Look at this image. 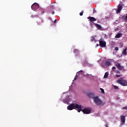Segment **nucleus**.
I'll use <instances>...</instances> for the list:
<instances>
[{
	"instance_id": "1",
	"label": "nucleus",
	"mask_w": 127,
	"mask_h": 127,
	"mask_svg": "<svg viewBox=\"0 0 127 127\" xmlns=\"http://www.w3.org/2000/svg\"><path fill=\"white\" fill-rule=\"evenodd\" d=\"M77 102L76 101H73L72 104H71L68 106H67V109L69 111H72V110H74L75 109H80L81 108V105H79V104H75Z\"/></svg>"
},
{
	"instance_id": "2",
	"label": "nucleus",
	"mask_w": 127,
	"mask_h": 127,
	"mask_svg": "<svg viewBox=\"0 0 127 127\" xmlns=\"http://www.w3.org/2000/svg\"><path fill=\"white\" fill-rule=\"evenodd\" d=\"M93 102L97 106H104L105 105V103L103 102V101L98 96L93 97Z\"/></svg>"
},
{
	"instance_id": "3",
	"label": "nucleus",
	"mask_w": 127,
	"mask_h": 127,
	"mask_svg": "<svg viewBox=\"0 0 127 127\" xmlns=\"http://www.w3.org/2000/svg\"><path fill=\"white\" fill-rule=\"evenodd\" d=\"M117 82L119 84H120L122 86L124 87H126L127 86V80L123 79V78L118 79Z\"/></svg>"
},
{
	"instance_id": "4",
	"label": "nucleus",
	"mask_w": 127,
	"mask_h": 127,
	"mask_svg": "<svg viewBox=\"0 0 127 127\" xmlns=\"http://www.w3.org/2000/svg\"><path fill=\"white\" fill-rule=\"evenodd\" d=\"M81 112L83 113V114H85L86 115H89V114H91V109L88 108H85L81 110Z\"/></svg>"
},
{
	"instance_id": "5",
	"label": "nucleus",
	"mask_w": 127,
	"mask_h": 127,
	"mask_svg": "<svg viewBox=\"0 0 127 127\" xmlns=\"http://www.w3.org/2000/svg\"><path fill=\"white\" fill-rule=\"evenodd\" d=\"M116 67H117V69H118V70L119 71H121V70H124V69L125 68V67H124V66H121V64L118 63L115 64Z\"/></svg>"
},
{
	"instance_id": "6",
	"label": "nucleus",
	"mask_w": 127,
	"mask_h": 127,
	"mask_svg": "<svg viewBox=\"0 0 127 127\" xmlns=\"http://www.w3.org/2000/svg\"><path fill=\"white\" fill-rule=\"evenodd\" d=\"M38 7H39V5H38L37 3H34L31 6V8L33 10H36V9H37Z\"/></svg>"
},
{
	"instance_id": "7",
	"label": "nucleus",
	"mask_w": 127,
	"mask_h": 127,
	"mask_svg": "<svg viewBox=\"0 0 127 127\" xmlns=\"http://www.w3.org/2000/svg\"><path fill=\"white\" fill-rule=\"evenodd\" d=\"M122 9H123V4H119L118 8L116 10L117 13H120V12L122 11Z\"/></svg>"
},
{
	"instance_id": "8",
	"label": "nucleus",
	"mask_w": 127,
	"mask_h": 127,
	"mask_svg": "<svg viewBox=\"0 0 127 127\" xmlns=\"http://www.w3.org/2000/svg\"><path fill=\"white\" fill-rule=\"evenodd\" d=\"M99 45L101 47H106L107 43L105 41H99Z\"/></svg>"
},
{
	"instance_id": "9",
	"label": "nucleus",
	"mask_w": 127,
	"mask_h": 127,
	"mask_svg": "<svg viewBox=\"0 0 127 127\" xmlns=\"http://www.w3.org/2000/svg\"><path fill=\"white\" fill-rule=\"evenodd\" d=\"M120 118L122 125H125V123H126V116H125V115H121Z\"/></svg>"
},
{
	"instance_id": "10",
	"label": "nucleus",
	"mask_w": 127,
	"mask_h": 127,
	"mask_svg": "<svg viewBox=\"0 0 127 127\" xmlns=\"http://www.w3.org/2000/svg\"><path fill=\"white\" fill-rule=\"evenodd\" d=\"M94 25H95V27L97 28V29H99V30H102V26H101L99 24H97L96 23H93Z\"/></svg>"
},
{
	"instance_id": "11",
	"label": "nucleus",
	"mask_w": 127,
	"mask_h": 127,
	"mask_svg": "<svg viewBox=\"0 0 127 127\" xmlns=\"http://www.w3.org/2000/svg\"><path fill=\"white\" fill-rule=\"evenodd\" d=\"M87 19H89V21L91 22H93V21H96L97 20V19H96L95 17L91 16L87 17Z\"/></svg>"
},
{
	"instance_id": "12",
	"label": "nucleus",
	"mask_w": 127,
	"mask_h": 127,
	"mask_svg": "<svg viewBox=\"0 0 127 127\" xmlns=\"http://www.w3.org/2000/svg\"><path fill=\"white\" fill-rule=\"evenodd\" d=\"M122 54H123V55H124L125 56H127V48H126L125 49H123V51H122Z\"/></svg>"
},
{
	"instance_id": "13",
	"label": "nucleus",
	"mask_w": 127,
	"mask_h": 127,
	"mask_svg": "<svg viewBox=\"0 0 127 127\" xmlns=\"http://www.w3.org/2000/svg\"><path fill=\"white\" fill-rule=\"evenodd\" d=\"M104 65L105 66H111V65H112V63H111V62L110 61H106L104 63Z\"/></svg>"
},
{
	"instance_id": "14",
	"label": "nucleus",
	"mask_w": 127,
	"mask_h": 127,
	"mask_svg": "<svg viewBox=\"0 0 127 127\" xmlns=\"http://www.w3.org/2000/svg\"><path fill=\"white\" fill-rule=\"evenodd\" d=\"M37 24L39 25H42L43 23H44V20L41 19L40 21H39L38 22H37Z\"/></svg>"
},
{
	"instance_id": "15",
	"label": "nucleus",
	"mask_w": 127,
	"mask_h": 127,
	"mask_svg": "<svg viewBox=\"0 0 127 127\" xmlns=\"http://www.w3.org/2000/svg\"><path fill=\"white\" fill-rule=\"evenodd\" d=\"M123 36V33H119L115 36V38H120V37H122Z\"/></svg>"
},
{
	"instance_id": "16",
	"label": "nucleus",
	"mask_w": 127,
	"mask_h": 127,
	"mask_svg": "<svg viewBox=\"0 0 127 127\" xmlns=\"http://www.w3.org/2000/svg\"><path fill=\"white\" fill-rule=\"evenodd\" d=\"M88 96L91 99H93L94 98H95V97H94V93H88Z\"/></svg>"
},
{
	"instance_id": "17",
	"label": "nucleus",
	"mask_w": 127,
	"mask_h": 127,
	"mask_svg": "<svg viewBox=\"0 0 127 127\" xmlns=\"http://www.w3.org/2000/svg\"><path fill=\"white\" fill-rule=\"evenodd\" d=\"M90 39H91V42L94 41V42H96V41H97V40H96V38H95V37L94 36L91 37Z\"/></svg>"
},
{
	"instance_id": "18",
	"label": "nucleus",
	"mask_w": 127,
	"mask_h": 127,
	"mask_svg": "<svg viewBox=\"0 0 127 127\" xmlns=\"http://www.w3.org/2000/svg\"><path fill=\"white\" fill-rule=\"evenodd\" d=\"M73 53L76 55H79V51L78 50H74Z\"/></svg>"
},
{
	"instance_id": "19",
	"label": "nucleus",
	"mask_w": 127,
	"mask_h": 127,
	"mask_svg": "<svg viewBox=\"0 0 127 127\" xmlns=\"http://www.w3.org/2000/svg\"><path fill=\"white\" fill-rule=\"evenodd\" d=\"M122 19H123L125 21H127V14L126 15V16L125 15H123L122 17Z\"/></svg>"
},
{
	"instance_id": "20",
	"label": "nucleus",
	"mask_w": 127,
	"mask_h": 127,
	"mask_svg": "<svg viewBox=\"0 0 127 127\" xmlns=\"http://www.w3.org/2000/svg\"><path fill=\"white\" fill-rule=\"evenodd\" d=\"M108 76H109V72H105V73L104 78H108Z\"/></svg>"
},
{
	"instance_id": "21",
	"label": "nucleus",
	"mask_w": 127,
	"mask_h": 127,
	"mask_svg": "<svg viewBox=\"0 0 127 127\" xmlns=\"http://www.w3.org/2000/svg\"><path fill=\"white\" fill-rule=\"evenodd\" d=\"M77 112L78 113H80L81 111H82V106L80 105V108H77Z\"/></svg>"
},
{
	"instance_id": "22",
	"label": "nucleus",
	"mask_w": 127,
	"mask_h": 127,
	"mask_svg": "<svg viewBox=\"0 0 127 127\" xmlns=\"http://www.w3.org/2000/svg\"><path fill=\"white\" fill-rule=\"evenodd\" d=\"M101 91L103 94H105V91L104 90V89L103 88H100Z\"/></svg>"
},
{
	"instance_id": "23",
	"label": "nucleus",
	"mask_w": 127,
	"mask_h": 127,
	"mask_svg": "<svg viewBox=\"0 0 127 127\" xmlns=\"http://www.w3.org/2000/svg\"><path fill=\"white\" fill-rule=\"evenodd\" d=\"M114 88L115 89V90H118V89H119V87L116 85H114Z\"/></svg>"
},
{
	"instance_id": "24",
	"label": "nucleus",
	"mask_w": 127,
	"mask_h": 127,
	"mask_svg": "<svg viewBox=\"0 0 127 127\" xmlns=\"http://www.w3.org/2000/svg\"><path fill=\"white\" fill-rule=\"evenodd\" d=\"M54 9V6L53 5L51 6V10H53Z\"/></svg>"
},
{
	"instance_id": "25",
	"label": "nucleus",
	"mask_w": 127,
	"mask_h": 127,
	"mask_svg": "<svg viewBox=\"0 0 127 127\" xmlns=\"http://www.w3.org/2000/svg\"><path fill=\"white\" fill-rule=\"evenodd\" d=\"M83 13H84V11H82L80 13H79V15H80V16H82Z\"/></svg>"
},
{
	"instance_id": "26",
	"label": "nucleus",
	"mask_w": 127,
	"mask_h": 127,
	"mask_svg": "<svg viewBox=\"0 0 127 127\" xmlns=\"http://www.w3.org/2000/svg\"><path fill=\"white\" fill-rule=\"evenodd\" d=\"M114 50H116V51H119V48L118 47H116L115 48Z\"/></svg>"
},
{
	"instance_id": "27",
	"label": "nucleus",
	"mask_w": 127,
	"mask_h": 127,
	"mask_svg": "<svg viewBox=\"0 0 127 127\" xmlns=\"http://www.w3.org/2000/svg\"><path fill=\"white\" fill-rule=\"evenodd\" d=\"M80 72H83V70H80L78 72L76 73V75H79L80 74Z\"/></svg>"
},
{
	"instance_id": "28",
	"label": "nucleus",
	"mask_w": 127,
	"mask_h": 127,
	"mask_svg": "<svg viewBox=\"0 0 127 127\" xmlns=\"http://www.w3.org/2000/svg\"><path fill=\"white\" fill-rule=\"evenodd\" d=\"M123 110H127V106H125L123 107Z\"/></svg>"
},
{
	"instance_id": "29",
	"label": "nucleus",
	"mask_w": 127,
	"mask_h": 127,
	"mask_svg": "<svg viewBox=\"0 0 127 127\" xmlns=\"http://www.w3.org/2000/svg\"><path fill=\"white\" fill-rule=\"evenodd\" d=\"M116 73H117V74H120V73H121V71H119V70H117L116 71Z\"/></svg>"
},
{
	"instance_id": "30",
	"label": "nucleus",
	"mask_w": 127,
	"mask_h": 127,
	"mask_svg": "<svg viewBox=\"0 0 127 127\" xmlns=\"http://www.w3.org/2000/svg\"><path fill=\"white\" fill-rule=\"evenodd\" d=\"M95 12H96V10L94 9L93 11V13H95Z\"/></svg>"
},
{
	"instance_id": "31",
	"label": "nucleus",
	"mask_w": 127,
	"mask_h": 127,
	"mask_svg": "<svg viewBox=\"0 0 127 127\" xmlns=\"http://www.w3.org/2000/svg\"><path fill=\"white\" fill-rule=\"evenodd\" d=\"M116 77H121V75L117 74V75H116Z\"/></svg>"
},
{
	"instance_id": "32",
	"label": "nucleus",
	"mask_w": 127,
	"mask_h": 127,
	"mask_svg": "<svg viewBox=\"0 0 127 127\" xmlns=\"http://www.w3.org/2000/svg\"><path fill=\"white\" fill-rule=\"evenodd\" d=\"M99 45H99V44H97L96 45V47H98V46H99Z\"/></svg>"
},
{
	"instance_id": "33",
	"label": "nucleus",
	"mask_w": 127,
	"mask_h": 127,
	"mask_svg": "<svg viewBox=\"0 0 127 127\" xmlns=\"http://www.w3.org/2000/svg\"><path fill=\"white\" fill-rule=\"evenodd\" d=\"M77 79V75H75L74 80H76Z\"/></svg>"
},
{
	"instance_id": "34",
	"label": "nucleus",
	"mask_w": 127,
	"mask_h": 127,
	"mask_svg": "<svg viewBox=\"0 0 127 127\" xmlns=\"http://www.w3.org/2000/svg\"><path fill=\"white\" fill-rule=\"evenodd\" d=\"M54 13H55V12H54V11L52 12V14H54Z\"/></svg>"
},
{
	"instance_id": "35",
	"label": "nucleus",
	"mask_w": 127,
	"mask_h": 127,
	"mask_svg": "<svg viewBox=\"0 0 127 127\" xmlns=\"http://www.w3.org/2000/svg\"><path fill=\"white\" fill-rule=\"evenodd\" d=\"M112 69H113V70L115 69H116V67L113 66V67H112Z\"/></svg>"
},
{
	"instance_id": "36",
	"label": "nucleus",
	"mask_w": 127,
	"mask_h": 127,
	"mask_svg": "<svg viewBox=\"0 0 127 127\" xmlns=\"http://www.w3.org/2000/svg\"><path fill=\"white\" fill-rule=\"evenodd\" d=\"M105 127H109V126H108V124H106V125H105Z\"/></svg>"
},
{
	"instance_id": "37",
	"label": "nucleus",
	"mask_w": 127,
	"mask_h": 127,
	"mask_svg": "<svg viewBox=\"0 0 127 127\" xmlns=\"http://www.w3.org/2000/svg\"><path fill=\"white\" fill-rule=\"evenodd\" d=\"M56 21H57V19L55 20L54 22L56 23Z\"/></svg>"
},
{
	"instance_id": "38",
	"label": "nucleus",
	"mask_w": 127,
	"mask_h": 127,
	"mask_svg": "<svg viewBox=\"0 0 127 127\" xmlns=\"http://www.w3.org/2000/svg\"><path fill=\"white\" fill-rule=\"evenodd\" d=\"M43 13H44V11L43 12Z\"/></svg>"
}]
</instances>
